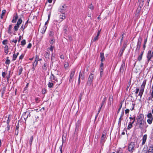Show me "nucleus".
I'll return each instance as SVG.
<instances>
[{
    "mask_svg": "<svg viewBox=\"0 0 153 153\" xmlns=\"http://www.w3.org/2000/svg\"><path fill=\"white\" fill-rule=\"evenodd\" d=\"M64 135L63 134V136L62 137V143L65 142V140L66 139V137L65 136H64Z\"/></svg>",
    "mask_w": 153,
    "mask_h": 153,
    "instance_id": "obj_46",
    "label": "nucleus"
},
{
    "mask_svg": "<svg viewBox=\"0 0 153 153\" xmlns=\"http://www.w3.org/2000/svg\"><path fill=\"white\" fill-rule=\"evenodd\" d=\"M19 27V25H18L16 24L15 25V26H14V30L15 31H16L18 30Z\"/></svg>",
    "mask_w": 153,
    "mask_h": 153,
    "instance_id": "obj_35",
    "label": "nucleus"
},
{
    "mask_svg": "<svg viewBox=\"0 0 153 153\" xmlns=\"http://www.w3.org/2000/svg\"><path fill=\"white\" fill-rule=\"evenodd\" d=\"M75 71V69L72 70L71 71L69 79V82H72L73 81V78L74 75Z\"/></svg>",
    "mask_w": 153,
    "mask_h": 153,
    "instance_id": "obj_7",
    "label": "nucleus"
},
{
    "mask_svg": "<svg viewBox=\"0 0 153 153\" xmlns=\"http://www.w3.org/2000/svg\"><path fill=\"white\" fill-rule=\"evenodd\" d=\"M143 53V51H141L140 54L138 56V57L137 58V60L139 61H140L141 60Z\"/></svg>",
    "mask_w": 153,
    "mask_h": 153,
    "instance_id": "obj_15",
    "label": "nucleus"
},
{
    "mask_svg": "<svg viewBox=\"0 0 153 153\" xmlns=\"http://www.w3.org/2000/svg\"><path fill=\"white\" fill-rule=\"evenodd\" d=\"M106 134L104 133L102 134L101 137V141H103L104 140L106 137Z\"/></svg>",
    "mask_w": 153,
    "mask_h": 153,
    "instance_id": "obj_26",
    "label": "nucleus"
},
{
    "mask_svg": "<svg viewBox=\"0 0 153 153\" xmlns=\"http://www.w3.org/2000/svg\"><path fill=\"white\" fill-rule=\"evenodd\" d=\"M144 2V0H138L139 6L140 8L143 6Z\"/></svg>",
    "mask_w": 153,
    "mask_h": 153,
    "instance_id": "obj_14",
    "label": "nucleus"
},
{
    "mask_svg": "<svg viewBox=\"0 0 153 153\" xmlns=\"http://www.w3.org/2000/svg\"><path fill=\"white\" fill-rule=\"evenodd\" d=\"M17 57V55H16L15 53L13 54V61L15 60L16 59Z\"/></svg>",
    "mask_w": 153,
    "mask_h": 153,
    "instance_id": "obj_36",
    "label": "nucleus"
},
{
    "mask_svg": "<svg viewBox=\"0 0 153 153\" xmlns=\"http://www.w3.org/2000/svg\"><path fill=\"white\" fill-rule=\"evenodd\" d=\"M126 46L127 44L125 43H124L123 45L122 48H121V50L120 51L119 53V54L120 57L121 56H122V55L123 52L126 47Z\"/></svg>",
    "mask_w": 153,
    "mask_h": 153,
    "instance_id": "obj_10",
    "label": "nucleus"
},
{
    "mask_svg": "<svg viewBox=\"0 0 153 153\" xmlns=\"http://www.w3.org/2000/svg\"><path fill=\"white\" fill-rule=\"evenodd\" d=\"M122 120H123V118H119V121H118V124L119 125H121V121Z\"/></svg>",
    "mask_w": 153,
    "mask_h": 153,
    "instance_id": "obj_56",
    "label": "nucleus"
},
{
    "mask_svg": "<svg viewBox=\"0 0 153 153\" xmlns=\"http://www.w3.org/2000/svg\"><path fill=\"white\" fill-rule=\"evenodd\" d=\"M38 63V62L36 61L35 60L34 62H33V67H36Z\"/></svg>",
    "mask_w": 153,
    "mask_h": 153,
    "instance_id": "obj_43",
    "label": "nucleus"
},
{
    "mask_svg": "<svg viewBox=\"0 0 153 153\" xmlns=\"http://www.w3.org/2000/svg\"><path fill=\"white\" fill-rule=\"evenodd\" d=\"M88 7L91 10H93L94 9V6L92 4L90 5H89Z\"/></svg>",
    "mask_w": 153,
    "mask_h": 153,
    "instance_id": "obj_53",
    "label": "nucleus"
},
{
    "mask_svg": "<svg viewBox=\"0 0 153 153\" xmlns=\"http://www.w3.org/2000/svg\"><path fill=\"white\" fill-rule=\"evenodd\" d=\"M5 89H6V88L4 87H3V88H2V90L1 91L2 96H3V95L4 94V92L5 91Z\"/></svg>",
    "mask_w": 153,
    "mask_h": 153,
    "instance_id": "obj_38",
    "label": "nucleus"
},
{
    "mask_svg": "<svg viewBox=\"0 0 153 153\" xmlns=\"http://www.w3.org/2000/svg\"><path fill=\"white\" fill-rule=\"evenodd\" d=\"M33 136H31L29 140V143L30 144V145L31 146L32 144V143L33 141Z\"/></svg>",
    "mask_w": 153,
    "mask_h": 153,
    "instance_id": "obj_39",
    "label": "nucleus"
},
{
    "mask_svg": "<svg viewBox=\"0 0 153 153\" xmlns=\"http://www.w3.org/2000/svg\"><path fill=\"white\" fill-rule=\"evenodd\" d=\"M42 92V94H45L46 93V90L45 88H43Z\"/></svg>",
    "mask_w": 153,
    "mask_h": 153,
    "instance_id": "obj_47",
    "label": "nucleus"
},
{
    "mask_svg": "<svg viewBox=\"0 0 153 153\" xmlns=\"http://www.w3.org/2000/svg\"><path fill=\"white\" fill-rule=\"evenodd\" d=\"M10 121V120L9 119V117H8V119L7 121V127H9V128H10V126L9 125V123Z\"/></svg>",
    "mask_w": 153,
    "mask_h": 153,
    "instance_id": "obj_45",
    "label": "nucleus"
},
{
    "mask_svg": "<svg viewBox=\"0 0 153 153\" xmlns=\"http://www.w3.org/2000/svg\"><path fill=\"white\" fill-rule=\"evenodd\" d=\"M49 36L50 37H51V38H54L53 37V36H54V33L53 32L51 31H50L49 33Z\"/></svg>",
    "mask_w": 153,
    "mask_h": 153,
    "instance_id": "obj_29",
    "label": "nucleus"
},
{
    "mask_svg": "<svg viewBox=\"0 0 153 153\" xmlns=\"http://www.w3.org/2000/svg\"><path fill=\"white\" fill-rule=\"evenodd\" d=\"M98 39V36H97L96 37H95L94 39H93V41H95L97 40Z\"/></svg>",
    "mask_w": 153,
    "mask_h": 153,
    "instance_id": "obj_51",
    "label": "nucleus"
},
{
    "mask_svg": "<svg viewBox=\"0 0 153 153\" xmlns=\"http://www.w3.org/2000/svg\"><path fill=\"white\" fill-rule=\"evenodd\" d=\"M129 119L130 120H133L132 122H129V123L127 127L128 129H129L130 128H131L132 126V124H133L135 120V117H130Z\"/></svg>",
    "mask_w": 153,
    "mask_h": 153,
    "instance_id": "obj_8",
    "label": "nucleus"
},
{
    "mask_svg": "<svg viewBox=\"0 0 153 153\" xmlns=\"http://www.w3.org/2000/svg\"><path fill=\"white\" fill-rule=\"evenodd\" d=\"M62 145L61 146H60L59 147L61 153H62Z\"/></svg>",
    "mask_w": 153,
    "mask_h": 153,
    "instance_id": "obj_54",
    "label": "nucleus"
},
{
    "mask_svg": "<svg viewBox=\"0 0 153 153\" xmlns=\"http://www.w3.org/2000/svg\"><path fill=\"white\" fill-rule=\"evenodd\" d=\"M147 117L148 119L147 120V122L149 124H151L153 121V117L151 113H149L147 115Z\"/></svg>",
    "mask_w": 153,
    "mask_h": 153,
    "instance_id": "obj_4",
    "label": "nucleus"
},
{
    "mask_svg": "<svg viewBox=\"0 0 153 153\" xmlns=\"http://www.w3.org/2000/svg\"><path fill=\"white\" fill-rule=\"evenodd\" d=\"M55 42V39L54 38H51V39L50 41V43L51 44L53 45Z\"/></svg>",
    "mask_w": 153,
    "mask_h": 153,
    "instance_id": "obj_31",
    "label": "nucleus"
},
{
    "mask_svg": "<svg viewBox=\"0 0 153 153\" xmlns=\"http://www.w3.org/2000/svg\"><path fill=\"white\" fill-rule=\"evenodd\" d=\"M26 44L25 40V39L23 40L21 42V45H24Z\"/></svg>",
    "mask_w": 153,
    "mask_h": 153,
    "instance_id": "obj_42",
    "label": "nucleus"
},
{
    "mask_svg": "<svg viewBox=\"0 0 153 153\" xmlns=\"http://www.w3.org/2000/svg\"><path fill=\"white\" fill-rule=\"evenodd\" d=\"M113 97L112 96L110 95L109 97V99L108 100V104L111 105V103L113 102Z\"/></svg>",
    "mask_w": 153,
    "mask_h": 153,
    "instance_id": "obj_20",
    "label": "nucleus"
},
{
    "mask_svg": "<svg viewBox=\"0 0 153 153\" xmlns=\"http://www.w3.org/2000/svg\"><path fill=\"white\" fill-rule=\"evenodd\" d=\"M49 54H50L48 52H46L45 54V58L47 59H49Z\"/></svg>",
    "mask_w": 153,
    "mask_h": 153,
    "instance_id": "obj_34",
    "label": "nucleus"
},
{
    "mask_svg": "<svg viewBox=\"0 0 153 153\" xmlns=\"http://www.w3.org/2000/svg\"><path fill=\"white\" fill-rule=\"evenodd\" d=\"M59 18L62 20L61 21H62L65 18V13H62V15L59 16Z\"/></svg>",
    "mask_w": 153,
    "mask_h": 153,
    "instance_id": "obj_17",
    "label": "nucleus"
},
{
    "mask_svg": "<svg viewBox=\"0 0 153 153\" xmlns=\"http://www.w3.org/2000/svg\"><path fill=\"white\" fill-rule=\"evenodd\" d=\"M68 29V27L66 26H65L64 27V32L66 33Z\"/></svg>",
    "mask_w": 153,
    "mask_h": 153,
    "instance_id": "obj_41",
    "label": "nucleus"
},
{
    "mask_svg": "<svg viewBox=\"0 0 153 153\" xmlns=\"http://www.w3.org/2000/svg\"><path fill=\"white\" fill-rule=\"evenodd\" d=\"M144 88H141L140 89V92H141L142 93H143L144 91Z\"/></svg>",
    "mask_w": 153,
    "mask_h": 153,
    "instance_id": "obj_55",
    "label": "nucleus"
},
{
    "mask_svg": "<svg viewBox=\"0 0 153 153\" xmlns=\"http://www.w3.org/2000/svg\"><path fill=\"white\" fill-rule=\"evenodd\" d=\"M139 128L141 129H143L145 127L146 128L148 127V125L142 117H139L137 120Z\"/></svg>",
    "mask_w": 153,
    "mask_h": 153,
    "instance_id": "obj_1",
    "label": "nucleus"
},
{
    "mask_svg": "<svg viewBox=\"0 0 153 153\" xmlns=\"http://www.w3.org/2000/svg\"><path fill=\"white\" fill-rule=\"evenodd\" d=\"M18 16L17 13L16 14V16H14L13 19L12 20V22L13 23H15L16 22V20L17 19Z\"/></svg>",
    "mask_w": 153,
    "mask_h": 153,
    "instance_id": "obj_19",
    "label": "nucleus"
},
{
    "mask_svg": "<svg viewBox=\"0 0 153 153\" xmlns=\"http://www.w3.org/2000/svg\"><path fill=\"white\" fill-rule=\"evenodd\" d=\"M153 57V54H152L151 51H149L147 56L148 62H149V61L151 60V59Z\"/></svg>",
    "mask_w": 153,
    "mask_h": 153,
    "instance_id": "obj_9",
    "label": "nucleus"
},
{
    "mask_svg": "<svg viewBox=\"0 0 153 153\" xmlns=\"http://www.w3.org/2000/svg\"><path fill=\"white\" fill-rule=\"evenodd\" d=\"M35 59L36 60V61L37 62L42 60V59H39L37 56H36V57L35 58Z\"/></svg>",
    "mask_w": 153,
    "mask_h": 153,
    "instance_id": "obj_44",
    "label": "nucleus"
},
{
    "mask_svg": "<svg viewBox=\"0 0 153 153\" xmlns=\"http://www.w3.org/2000/svg\"><path fill=\"white\" fill-rule=\"evenodd\" d=\"M142 41V38L140 36L138 39V42L137 43V47L135 51L136 52L138 53L139 52V50L141 45Z\"/></svg>",
    "mask_w": 153,
    "mask_h": 153,
    "instance_id": "obj_2",
    "label": "nucleus"
},
{
    "mask_svg": "<svg viewBox=\"0 0 153 153\" xmlns=\"http://www.w3.org/2000/svg\"><path fill=\"white\" fill-rule=\"evenodd\" d=\"M129 111V110L128 109H126V110L125 111L126 114H127L128 113Z\"/></svg>",
    "mask_w": 153,
    "mask_h": 153,
    "instance_id": "obj_64",
    "label": "nucleus"
},
{
    "mask_svg": "<svg viewBox=\"0 0 153 153\" xmlns=\"http://www.w3.org/2000/svg\"><path fill=\"white\" fill-rule=\"evenodd\" d=\"M47 28L46 26H44L41 29V32L42 34H44Z\"/></svg>",
    "mask_w": 153,
    "mask_h": 153,
    "instance_id": "obj_23",
    "label": "nucleus"
},
{
    "mask_svg": "<svg viewBox=\"0 0 153 153\" xmlns=\"http://www.w3.org/2000/svg\"><path fill=\"white\" fill-rule=\"evenodd\" d=\"M134 142H131L129 144L128 146V151L132 152L134 150Z\"/></svg>",
    "mask_w": 153,
    "mask_h": 153,
    "instance_id": "obj_6",
    "label": "nucleus"
},
{
    "mask_svg": "<svg viewBox=\"0 0 153 153\" xmlns=\"http://www.w3.org/2000/svg\"><path fill=\"white\" fill-rule=\"evenodd\" d=\"M7 40H4L2 42V44L3 45H5L7 43Z\"/></svg>",
    "mask_w": 153,
    "mask_h": 153,
    "instance_id": "obj_59",
    "label": "nucleus"
},
{
    "mask_svg": "<svg viewBox=\"0 0 153 153\" xmlns=\"http://www.w3.org/2000/svg\"><path fill=\"white\" fill-rule=\"evenodd\" d=\"M68 62H66L64 64V67L65 68H66L67 67H68Z\"/></svg>",
    "mask_w": 153,
    "mask_h": 153,
    "instance_id": "obj_49",
    "label": "nucleus"
},
{
    "mask_svg": "<svg viewBox=\"0 0 153 153\" xmlns=\"http://www.w3.org/2000/svg\"><path fill=\"white\" fill-rule=\"evenodd\" d=\"M147 138V135L146 134L143 135L142 138V145H144L145 144Z\"/></svg>",
    "mask_w": 153,
    "mask_h": 153,
    "instance_id": "obj_12",
    "label": "nucleus"
},
{
    "mask_svg": "<svg viewBox=\"0 0 153 153\" xmlns=\"http://www.w3.org/2000/svg\"><path fill=\"white\" fill-rule=\"evenodd\" d=\"M122 103H120V107H119V108L118 109V111H117V113H119L120 109H121V108H122Z\"/></svg>",
    "mask_w": 153,
    "mask_h": 153,
    "instance_id": "obj_57",
    "label": "nucleus"
},
{
    "mask_svg": "<svg viewBox=\"0 0 153 153\" xmlns=\"http://www.w3.org/2000/svg\"><path fill=\"white\" fill-rule=\"evenodd\" d=\"M12 28V26L11 25H10L9 26L8 30V33L11 34L12 33L11 29Z\"/></svg>",
    "mask_w": 153,
    "mask_h": 153,
    "instance_id": "obj_28",
    "label": "nucleus"
},
{
    "mask_svg": "<svg viewBox=\"0 0 153 153\" xmlns=\"http://www.w3.org/2000/svg\"><path fill=\"white\" fill-rule=\"evenodd\" d=\"M103 62H101L100 65V68H103Z\"/></svg>",
    "mask_w": 153,
    "mask_h": 153,
    "instance_id": "obj_62",
    "label": "nucleus"
},
{
    "mask_svg": "<svg viewBox=\"0 0 153 153\" xmlns=\"http://www.w3.org/2000/svg\"><path fill=\"white\" fill-rule=\"evenodd\" d=\"M153 98V93H151V96L148 98L149 100H151L152 101H153L152 98Z\"/></svg>",
    "mask_w": 153,
    "mask_h": 153,
    "instance_id": "obj_37",
    "label": "nucleus"
},
{
    "mask_svg": "<svg viewBox=\"0 0 153 153\" xmlns=\"http://www.w3.org/2000/svg\"><path fill=\"white\" fill-rule=\"evenodd\" d=\"M53 84L52 82L51 81L49 82L48 84V87L49 88H52L53 86Z\"/></svg>",
    "mask_w": 153,
    "mask_h": 153,
    "instance_id": "obj_30",
    "label": "nucleus"
},
{
    "mask_svg": "<svg viewBox=\"0 0 153 153\" xmlns=\"http://www.w3.org/2000/svg\"><path fill=\"white\" fill-rule=\"evenodd\" d=\"M53 77V79L54 80H56V77L54 76V75L53 74H51V78H52V77Z\"/></svg>",
    "mask_w": 153,
    "mask_h": 153,
    "instance_id": "obj_50",
    "label": "nucleus"
},
{
    "mask_svg": "<svg viewBox=\"0 0 153 153\" xmlns=\"http://www.w3.org/2000/svg\"><path fill=\"white\" fill-rule=\"evenodd\" d=\"M47 65L48 64L46 62L44 63L43 64V65L42 66V68L43 70H45V71L47 70Z\"/></svg>",
    "mask_w": 153,
    "mask_h": 153,
    "instance_id": "obj_18",
    "label": "nucleus"
},
{
    "mask_svg": "<svg viewBox=\"0 0 153 153\" xmlns=\"http://www.w3.org/2000/svg\"><path fill=\"white\" fill-rule=\"evenodd\" d=\"M81 121L79 120H78L76 123V127L75 131H76L77 129H78L80 124Z\"/></svg>",
    "mask_w": 153,
    "mask_h": 153,
    "instance_id": "obj_21",
    "label": "nucleus"
},
{
    "mask_svg": "<svg viewBox=\"0 0 153 153\" xmlns=\"http://www.w3.org/2000/svg\"><path fill=\"white\" fill-rule=\"evenodd\" d=\"M94 74L91 73L89 75L88 78V83L89 82L90 84L93 81L94 79Z\"/></svg>",
    "mask_w": 153,
    "mask_h": 153,
    "instance_id": "obj_11",
    "label": "nucleus"
},
{
    "mask_svg": "<svg viewBox=\"0 0 153 153\" xmlns=\"http://www.w3.org/2000/svg\"><path fill=\"white\" fill-rule=\"evenodd\" d=\"M125 35V33L124 32L122 33V34L121 36H120V39H121V43H122L123 41V39L124 36Z\"/></svg>",
    "mask_w": 153,
    "mask_h": 153,
    "instance_id": "obj_33",
    "label": "nucleus"
},
{
    "mask_svg": "<svg viewBox=\"0 0 153 153\" xmlns=\"http://www.w3.org/2000/svg\"><path fill=\"white\" fill-rule=\"evenodd\" d=\"M6 74L5 72H3L2 74V75L3 78H4L6 75Z\"/></svg>",
    "mask_w": 153,
    "mask_h": 153,
    "instance_id": "obj_61",
    "label": "nucleus"
},
{
    "mask_svg": "<svg viewBox=\"0 0 153 153\" xmlns=\"http://www.w3.org/2000/svg\"><path fill=\"white\" fill-rule=\"evenodd\" d=\"M124 111H123L121 113V114L120 116V118H123V116L124 115Z\"/></svg>",
    "mask_w": 153,
    "mask_h": 153,
    "instance_id": "obj_63",
    "label": "nucleus"
},
{
    "mask_svg": "<svg viewBox=\"0 0 153 153\" xmlns=\"http://www.w3.org/2000/svg\"><path fill=\"white\" fill-rule=\"evenodd\" d=\"M106 100V97H105L104 98H103V100H102V102L101 103V106L99 108L97 114L96 115V117H95L96 118H97V117L98 114L100 112L102 107L104 104Z\"/></svg>",
    "mask_w": 153,
    "mask_h": 153,
    "instance_id": "obj_5",
    "label": "nucleus"
},
{
    "mask_svg": "<svg viewBox=\"0 0 153 153\" xmlns=\"http://www.w3.org/2000/svg\"><path fill=\"white\" fill-rule=\"evenodd\" d=\"M50 15H51L50 14H49L48 15V21L47 22H46L45 23V26H46V25H47L48 24V21L49 20V19H50Z\"/></svg>",
    "mask_w": 153,
    "mask_h": 153,
    "instance_id": "obj_48",
    "label": "nucleus"
},
{
    "mask_svg": "<svg viewBox=\"0 0 153 153\" xmlns=\"http://www.w3.org/2000/svg\"><path fill=\"white\" fill-rule=\"evenodd\" d=\"M4 51L5 53L7 54L8 52V47L7 45H5L4 47Z\"/></svg>",
    "mask_w": 153,
    "mask_h": 153,
    "instance_id": "obj_24",
    "label": "nucleus"
},
{
    "mask_svg": "<svg viewBox=\"0 0 153 153\" xmlns=\"http://www.w3.org/2000/svg\"><path fill=\"white\" fill-rule=\"evenodd\" d=\"M22 22V19H19L18 21L16 24L19 25L20 24H21Z\"/></svg>",
    "mask_w": 153,
    "mask_h": 153,
    "instance_id": "obj_40",
    "label": "nucleus"
},
{
    "mask_svg": "<svg viewBox=\"0 0 153 153\" xmlns=\"http://www.w3.org/2000/svg\"><path fill=\"white\" fill-rule=\"evenodd\" d=\"M19 68H20V69H19L18 73V75H20L22 74V72L23 70V69L22 67L21 66L19 67Z\"/></svg>",
    "mask_w": 153,
    "mask_h": 153,
    "instance_id": "obj_32",
    "label": "nucleus"
},
{
    "mask_svg": "<svg viewBox=\"0 0 153 153\" xmlns=\"http://www.w3.org/2000/svg\"><path fill=\"white\" fill-rule=\"evenodd\" d=\"M31 46H32L31 44L30 43L28 45V46H27V48H31Z\"/></svg>",
    "mask_w": 153,
    "mask_h": 153,
    "instance_id": "obj_60",
    "label": "nucleus"
},
{
    "mask_svg": "<svg viewBox=\"0 0 153 153\" xmlns=\"http://www.w3.org/2000/svg\"><path fill=\"white\" fill-rule=\"evenodd\" d=\"M139 91V89L138 88H136V92H135V94H136V95H137V94L138 93ZM136 96L137 97V95H136Z\"/></svg>",
    "mask_w": 153,
    "mask_h": 153,
    "instance_id": "obj_52",
    "label": "nucleus"
},
{
    "mask_svg": "<svg viewBox=\"0 0 153 153\" xmlns=\"http://www.w3.org/2000/svg\"><path fill=\"white\" fill-rule=\"evenodd\" d=\"M146 79L144 80L141 86V88H144L146 84Z\"/></svg>",
    "mask_w": 153,
    "mask_h": 153,
    "instance_id": "obj_27",
    "label": "nucleus"
},
{
    "mask_svg": "<svg viewBox=\"0 0 153 153\" xmlns=\"http://www.w3.org/2000/svg\"><path fill=\"white\" fill-rule=\"evenodd\" d=\"M10 60L8 59H7L5 62V63L7 64H9L10 63Z\"/></svg>",
    "mask_w": 153,
    "mask_h": 153,
    "instance_id": "obj_58",
    "label": "nucleus"
},
{
    "mask_svg": "<svg viewBox=\"0 0 153 153\" xmlns=\"http://www.w3.org/2000/svg\"><path fill=\"white\" fill-rule=\"evenodd\" d=\"M67 8V6L64 4H62L60 5L59 9V11L62 13H64Z\"/></svg>",
    "mask_w": 153,
    "mask_h": 153,
    "instance_id": "obj_3",
    "label": "nucleus"
},
{
    "mask_svg": "<svg viewBox=\"0 0 153 153\" xmlns=\"http://www.w3.org/2000/svg\"><path fill=\"white\" fill-rule=\"evenodd\" d=\"M100 57L101 59V61L103 62L105 61V57L103 53L101 52L100 53Z\"/></svg>",
    "mask_w": 153,
    "mask_h": 153,
    "instance_id": "obj_13",
    "label": "nucleus"
},
{
    "mask_svg": "<svg viewBox=\"0 0 153 153\" xmlns=\"http://www.w3.org/2000/svg\"><path fill=\"white\" fill-rule=\"evenodd\" d=\"M125 66V62H124L123 61V63L122 64V65H121V66L120 68V71H123L124 69Z\"/></svg>",
    "mask_w": 153,
    "mask_h": 153,
    "instance_id": "obj_25",
    "label": "nucleus"
},
{
    "mask_svg": "<svg viewBox=\"0 0 153 153\" xmlns=\"http://www.w3.org/2000/svg\"><path fill=\"white\" fill-rule=\"evenodd\" d=\"M79 77V78H80V79H81L82 80H84V73L83 74L82 73H81V71H80Z\"/></svg>",
    "mask_w": 153,
    "mask_h": 153,
    "instance_id": "obj_16",
    "label": "nucleus"
},
{
    "mask_svg": "<svg viewBox=\"0 0 153 153\" xmlns=\"http://www.w3.org/2000/svg\"><path fill=\"white\" fill-rule=\"evenodd\" d=\"M148 153H153V146H150L149 147V149L148 151Z\"/></svg>",
    "mask_w": 153,
    "mask_h": 153,
    "instance_id": "obj_22",
    "label": "nucleus"
}]
</instances>
